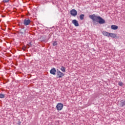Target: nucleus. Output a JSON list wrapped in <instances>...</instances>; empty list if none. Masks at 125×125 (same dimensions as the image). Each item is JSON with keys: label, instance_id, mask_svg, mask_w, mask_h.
<instances>
[{"label": "nucleus", "instance_id": "11", "mask_svg": "<svg viewBox=\"0 0 125 125\" xmlns=\"http://www.w3.org/2000/svg\"><path fill=\"white\" fill-rule=\"evenodd\" d=\"M113 38V39H115V38H117V34L114 33H109V38Z\"/></svg>", "mask_w": 125, "mask_h": 125}, {"label": "nucleus", "instance_id": "12", "mask_svg": "<svg viewBox=\"0 0 125 125\" xmlns=\"http://www.w3.org/2000/svg\"><path fill=\"white\" fill-rule=\"evenodd\" d=\"M118 28V26L116 25H112L111 26V28L112 30H117Z\"/></svg>", "mask_w": 125, "mask_h": 125}, {"label": "nucleus", "instance_id": "18", "mask_svg": "<svg viewBox=\"0 0 125 125\" xmlns=\"http://www.w3.org/2000/svg\"><path fill=\"white\" fill-rule=\"evenodd\" d=\"M3 1L4 2V3H7L8 2V1H9V0H3Z\"/></svg>", "mask_w": 125, "mask_h": 125}, {"label": "nucleus", "instance_id": "2", "mask_svg": "<svg viewBox=\"0 0 125 125\" xmlns=\"http://www.w3.org/2000/svg\"><path fill=\"white\" fill-rule=\"evenodd\" d=\"M70 13L72 16H73L74 17H76L78 14V12H77V10L75 9H72L70 11Z\"/></svg>", "mask_w": 125, "mask_h": 125}, {"label": "nucleus", "instance_id": "14", "mask_svg": "<svg viewBox=\"0 0 125 125\" xmlns=\"http://www.w3.org/2000/svg\"><path fill=\"white\" fill-rule=\"evenodd\" d=\"M79 17H80V20H83V19L84 18V15L81 14Z\"/></svg>", "mask_w": 125, "mask_h": 125}, {"label": "nucleus", "instance_id": "4", "mask_svg": "<svg viewBox=\"0 0 125 125\" xmlns=\"http://www.w3.org/2000/svg\"><path fill=\"white\" fill-rule=\"evenodd\" d=\"M57 110L58 111H61L63 109V104L61 103H58L56 105Z\"/></svg>", "mask_w": 125, "mask_h": 125}, {"label": "nucleus", "instance_id": "8", "mask_svg": "<svg viewBox=\"0 0 125 125\" xmlns=\"http://www.w3.org/2000/svg\"><path fill=\"white\" fill-rule=\"evenodd\" d=\"M72 22V24H74L75 27H79V22H78V21L76 20H73Z\"/></svg>", "mask_w": 125, "mask_h": 125}, {"label": "nucleus", "instance_id": "19", "mask_svg": "<svg viewBox=\"0 0 125 125\" xmlns=\"http://www.w3.org/2000/svg\"><path fill=\"white\" fill-rule=\"evenodd\" d=\"M21 35H24V32H22V31H21Z\"/></svg>", "mask_w": 125, "mask_h": 125}, {"label": "nucleus", "instance_id": "16", "mask_svg": "<svg viewBox=\"0 0 125 125\" xmlns=\"http://www.w3.org/2000/svg\"><path fill=\"white\" fill-rule=\"evenodd\" d=\"M5 96L3 94H0V98H4Z\"/></svg>", "mask_w": 125, "mask_h": 125}, {"label": "nucleus", "instance_id": "3", "mask_svg": "<svg viewBox=\"0 0 125 125\" xmlns=\"http://www.w3.org/2000/svg\"><path fill=\"white\" fill-rule=\"evenodd\" d=\"M62 77H64V73H62L60 70H58L57 72V78L60 79V78H62Z\"/></svg>", "mask_w": 125, "mask_h": 125}, {"label": "nucleus", "instance_id": "13", "mask_svg": "<svg viewBox=\"0 0 125 125\" xmlns=\"http://www.w3.org/2000/svg\"><path fill=\"white\" fill-rule=\"evenodd\" d=\"M61 71L62 72H63V73H65V72H66V68H65V67L62 66L61 68Z\"/></svg>", "mask_w": 125, "mask_h": 125}, {"label": "nucleus", "instance_id": "10", "mask_svg": "<svg viewBox=\"0 0 125 125\" xmlns=\"http://www.w3.org/2000/svg\"><path fill=\"white\" fill-rule=\"evenodd\" d=\"M102 34L105 37H107V38H109V36L110 35V33L109 32L107 31H103Z\"/></svg>", "mask_w": 125, "mask_h": 125}, {"label": "nucleus", "instance_id": "1", "mask_svg": "<svg viewBox=\"0 0 125 125\" xmlns=\"http://www.w3.org/2000/svg\"><path fill=\"white\" fill-rule=\"evenodd\" d=\"M90 19H91L93 22H98V20L100 16H97L95 14H93L89 16Z\"/></svg>", "mask_w": 125, "mask_h": 125}, {"label": "nucleus", "instance_id": "9", "mask_svg": "<svg viewBox=\"0 0 125 125\" xmlns=\"http://www.w3.org/2000/svg\"><path fill=\"white\" fill-rule=\"evenodd\" d=\"M120 107H125V100H122L120 102Z\"/></svg>", "mask_w": 125, "mask_h": 125}, {"label": "nucleus", "instance_id": "6", "mask_svg": "<svg viewBox=\"0 0 125 125\" xmlns=\"http://www.w3.org/2000/svg\"><path fill=\"white\" fill-rule=\"evenodd\" d=\"M50 74H51V75H53L54 76H55V75H56V69H55V68L53 67L50 71Z\"/></svg>", "mask_w": 125, "mask_h": 125}, {"label": "nucleus", "instance_id": "15", "mask_svg": "<svg viewBox=\"0 0 125 125\" xmlns=\"http://www.w3.org/2000/svg\"><path fill=\"white\" fill-rule=\"evenodd\" d=\"M118 84L120 86H123L124 85V83L122 82H119Z\"/></svg>", "mask_w": 125, "mask_h": 125}, {"label": "nucleus", "instance_id": "5", "mask_svg": "<svg viewBox=\"0 0 125 125\" xmlns=\"http://www.w3.org/2000/svg\"><path fill=\"white\" fill-rule=\"evenodd\" d=\"M31 23V20L30 19H25L24 20L23 24L25 26H28V25H30V23Z\"/></svg>", "mask_w": 125, "mask_h": 125}, {"label": "nucleus", "instance_id": "7", "mask_svg": "<svg viewBox=\"0 0 125 125\" xmlns=\"http://www.w3.org/2000/svg\"><path fill=\"white\" fill-rule=\"evenodd\" d=\"M98 22V23H99V24H104V23H105V20H104V19H103L102 18H101V17H100L99 18Z\"/></svg>", "mask_w": 125, "mask_h": 125}, {"label": "nucleus", "instance_id": "17", "mask_svg": "<svg viewBox=\"0 0 125 125\" xmlns=\"http://www.w3.org/2000/svg\"><path fill=\"white\" fill-rule=\"evenodd\" d=\"M57 44V42H54V43H53V46H56V45Z\"/></svg>", "mask_w": 125, "mask_h": 125}]
</instances>
